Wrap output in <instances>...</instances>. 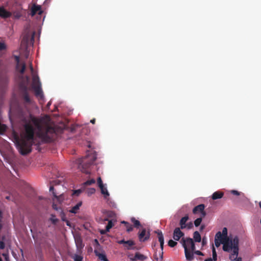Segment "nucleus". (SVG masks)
<instances>
[{"label":"nucleus","instance_id":"f257e3e1","mask_svg":"<svg viewBox=\"0 0 261 261\" xmlns=\"http://www.w3.org/2000/svg\"><path fill=\"white\" fill-rule=\"evenodd\" d=\"M34 126L37 129V137L42 142H51L56 136V129L54 126L50 125L43 119H38L30 115L29 119L25 121L24 136L21 139L18 137L15 138L16 146L20 153L23 155L32 151L33 145H39L40 144L34 137Z\"/></svg>","mask_w":261,"mask_h":261},{"label":"nucleus","instance_id":"f03ea898","mask_svg":"<svg viewBox=\"0 0 261 261\" xmlns=\"http://www.w3.org/2000/svg\"><path fill=\"white\" fill-rule=\"evenodd\" d=\"M223 250L227 252H232L229 255L230 260H234L236 257L233 255L238 256L239 251V240L238 237H235L232 239H230L227 236V229L224 227L221 232Z\"/></svg>","mask_w":261,"mask_h":261},{"label":"nucleus","instance_id":"7ed1b4c3","mask_svg":"<svg viewBox=\"0 0 261 261\" xmlns=\"http://www.w3.org/2000/svg\"><path fill=\"white\" fill-rule=\"evenodd\" d=\"M96 159V156L95 154L93 153L88 154L85 156L77 161L78 168L82 172L86 174H89L90 173L89 168L94 163Z\"/></svg>","mask_w":261,"mask_h":261},{"label":"nucleus","instance_id":"20e7f679","mask_svg":"<svg viewBox=\"0 0 261 261\" xmlns=\"http://www.w3.org/2000/svg\"><path fill=\"white\" fill-rule=\"evenodd\" d=\"M32 88L35 92V94L36 97L40 99L43 98L41 84L38 75H34L33 77Z\"/></svg>","mask_w":261,"mask_h":261},{"label":"nucleus","instance_id":"39448f33","mask_svg":"<svg viewBox=\"0 0 261 261\" xmlns=\"http://www.w3.org/2000/svg\"><path fill=\"white\" fill-rule=\"evenodd\" d=\"M180 243L182 244L184 249L185 247L192 251H194L195 250V245L192 239L190 238H187L186 239L182 238L180 241Z\"/></svg>","mask_w":261,"mask_h":261},{"label":"nucleus","instance_id":"423d86ee","mask_svg":"<svg viewBox=\"0 0 261 261\" xmlns=\"http://www.w3.org/2000/svg\"><path fill=\"white\" fill-rule=\"evenodd\" d=\"M205 205L203 204H199L193 209V213L194 214H197L198 213L201 214V217H204L206 216V213L204 211Z\"/></svg>","mask_w":261,"mask_h":261},{"label":"nucleus","instance_id":"0eeeda50","mask_svg":"<svg viewBox=\"0 0 261 261\" xmlns=\"http://www.w3.org/2000/svg\"><path fill=\"white\" fill-rule=\"evenodd\" d=\"M138 238L140 242L147 241L150 238V232H147L145 228H143L140 232H138Z\"/></svg>","mask_w":261,"mask_h":261},{"label":"nucleus","instance_id":"6e6552de","mask_svg":"<svg viewBox=\"0 0 261 261\" xmlns=\"http://www.w3.org/2000/svg\"><path fill=\"white\" fill-rule=\"evenodd\" d=\"M97 185L100 189L102 194H103L105 198L109 196V193L107 190V187L103 185L102 179L100 177L97 178Z\"/></svg>","mask_w":261,"mask_h":261},{"label":"nucleus","instance_id":"1a4fd4ad","mask_svg":"<svg viewBox=\"0 0 261 261\" xmlns=\"http://www.w3.org/2000/svg\"><path fill=\"white\" fill-rule=\"evenodd\" d=\"M9 81L8 75L6 73L0 72V89H3L7 85Z\"/></svg>","mask_w":261,"mask_h":261},{"label":"nucleus","instance_id":"9d476101","mask_svg":"<svg viewBox=\"0 0 261 261\" xmlns=\"http://www.w3.org/2000/svg\"><path fill=\"white\" fill-rule=\"evenodd\" d=\"M128 256L131 261H143L147 258L146 256L141 254L139 252H136L134 256L133 255H129Z\"/></svg>","mask_w":261,"mask_h":261},{"label":"nucleus","instance_id":"9b49d317","mask_svg":"<svg viewBox=\"0 0 261 261\" xmlns=\"http://www.w3.org/2000/svg\"><path fill=\"white\" fill-rule=\"evenodd\" d=\"M155 232L158 234V238L159 241L160 243V247L162 249V251L161 253H160V256L161 259H163V247H164V236L163 234L161 231H155Z\"/></svg>","mask_w":261,"mask_h":261},{"label":"nucleus","instance_id":"f8f14e48","mask_svg":"<svg viewBox=\"0 0 261 261\" xmlns=\"http://www.w3.org/2000/svg\"><path fill=\"white\" fill-rule=\"evenodd\" d=\"M180 229L179 227H176L174 230L173 238L175 241H179L184 236V233L180 230Z\"/></svg>","mask_w":261,"mask_h":261},{"label":"nucleus","instance_id":"ddd939ff","mask_svg":"<svg viewBox=\"0 0 261 261\" xmlns=\"http://www.w3.org/2000/svg\"><path fill=\"white\" fill-rule=\"evenodd\" d=\"M42 13V11L41 10V8L40 6L36 5H33L32 8H31V15L33 16L36 14L38 13L39 15H41Z\"/></svg>","mask_w":261,"mask_h":261},{"label":"nucleus","instance_id":"4468645a","mask_svg":"<svg viewBox=\"0 0 261 261\" xmlns=\"http://www.w3.org/2000/svg\"><path fill=\"white\" fill-rule=\"evenodd\" d=\"M12 13L6 10L3 7H0V17L3 18H8L11 17Z\"/></svg>","mask_w":261,"mask_h":261},{"label":"nucleus","instance_id":"2eb2a0df","mask_svg":"<svg viewBox=\"0 0 261 261\" xmlns=\"http://www.w3.org/2000/svg\"><path fill=\"white\" fill-rule=\"evenodd\" d=\"M221 238V232L218 231L217 232L215 238V244L217 247H219L220 244H222V241H224Z\"/></svg>","mask_w":261,"mask_h":261},{"label":"nucleus","instance_id":"dca6fc26","mask_svg":"<svg viewBox=\"0 0 261 261\" xmlns=\"http://www.w3.org/2000/svg\"><path fill=\"white\" fill-rule=\"evenodd\" d=\"M191 250H189L185 247V253L186 259L189 261H191L194 259V254Z\"/></svg>","mask_w":261,"mask_h":261},{"label":"nucleus","instance_id":"f3484780","mask_svg":"<svg viewBox=\"0 0 261 261\" xmlns=\"http://www.w3.org/2000/svg\"><path fill=\"white\" fill-rule=\"evenodd\" d=\"M189 219V217L188 215H186L182 217L180 221H179V225H180V228L181 229H185L187 227V224L186 222Z\"/></svg>","mask_w":261,"mask_h":261},{"label":"nucleus","instance_id":"a211bd4d","mask_svg":"<svg viewBox=\"0 0 261 261\" xmlns=\"http://www.w3.org/2000/svg\"><path fill=\"white\" fill-rule=\"evenodd\" d=\"M223 195H224L223 192L218 191L215 192L213 194V195L212 196V198L213 200H216L218 199L221 198L223 196Z\"/></svg>","mask_w":261,"mask_h":261},{"label":"nucleus","instance_id":"6ab92c4d","mask_svg":"<svg viewBox=\"0 0 261 261\" xmlns=\"http://www.w3.org/2000/svg\"><path fill=\"white\" fill-rule=\"evenodd\" d=\"M135 243L133 240L126 241V244L124 245V247L127 250L135 249V247H134Z\"/></svg>","mask_w":261,"mask_h":261},{"label":"nucleus","instance_id":"aec40b11","mask_svg":"<svg viewBox=\"0 0 261 261\" xmlns=\"http://www.w3.org/2000/svg\"><path fill=\"white\" fill-rule=\"evenodd\" d=\"M82 202H78L75 205L73 206L71 209L69 211V212L73 214L77 213L78 210H79L80 206L82 205Z\"/></svg>","mask_w":261,"mask_h":261},{"label":"nucleus","instance_id":"412c9836","mask_svg":"<svg viewBox=\"0 0 261 261\" xmlns=\"http://www.w3.org/2000/svg\"><path fill=\"white\" fill-rule=\"evenodd\" d=\"M94 252L96 255L98 257V258L101 260L109 261V260L107 258L106 255L105 254L98 253L96 250H95Z\"/></svg>","mask_w":261,"mask_h":261},{"label":"nucleus","instance_id":"4be33fe9","mask_svg":"<svg viewBox=\"0 0 261 261\" xmlns=\"http://www.w3.org/2000/svg\"><path fill=\"white\" fill-rule=\"evenodd\" d=\"M193 238L196 242H200L201 240V238L198 231H196L193 233Z\"/></svg>","mask_w":261,"mask_h":261},{"label":"nucleus","instance_id":"5701e85b","mask_svg":"<svg viewBox=\"0 0 261 261\" xmlns=\"http://www.w3.org/2000/svg\"><path fill=\"white\" fill-rule=\"evenodd\" d=\"M26 68L25 64L24 62L19 63V70H17L21 74H23Z\"/></svg>","mask_w":261,"mask_h":261},{"label":"nucleus","instance_id":"b1692460","mask_svg":"<svg viewBox=\"0 0 261 261\" xmlns=\"http://www.w3.org/2000/svg\"><path fill=\"white\" fill-rule=\"evenodd\" d=\"M122 223L124 224L127 232H130L133 230V226L128 222L123 221Z\"/></svg>","mask_w":261,"mask_h":261},{"label":"nucleus","instance_id":"393cba45","mask_svg":"<svg viewBox=\"0 0 261 261\" xmlns=\"http://www.w3.org/2000/svg\"><path fill=\"white\" fill-rule=\"evenodd\" d=\"M130 220L133 223L135 227L139 228L141 226V223L140 221L136 220L135 218L132 217Z\"/></svg>","mask_w":261,"mask_h":261},{"label":"nucleus","instance_id":"a878e982","mask_svg":"<svg viewBox=\"0 0 261 261\" xmlns=\"http://www.w3.org/2000/svg\"><path fill=\"white\" fill-rule=\"evenodd\" d=\"M106 221H108V224L106 227V231H109L110 229L113 226V223L112 220H108V219H105Z\"/></svg>","mask_w":261,"mask_h":261},{"label":"nucleus","instance_id":"bb28decb","mask_svg":"<svg viewBox=\"0 0 261 261\" xmlns=\"http://www.w3.org/2000/svg\"><path fill=\"white\" fill-rule=\"evenodd\" d=\"M49 220L51 222V223L55 225L59 221V219L56 218V216L54 214L51 215V217L49 218Z\"/></svg>","mask_w":261,"mask_h":261},{"label":"nucleus","instance_id":"cd10ccee","mask_svg":"<svg viewBox=\"0 0 261 261\" xmlns=\"http://www.w3.org/2000/svg\"><path fill=\"white\" fill-rule=\"evenodd\" d=\"M203 218V217H200V218H198L196 219L194 221V225H195V226L196 227H198V226H199L200 225V223L202 222Z\"/></svg>","mask_w":261,"mask_h":261},{"label":"nucleus","instance_id":"c85d7f7f","mask_svg":"<svg viewBox=\"0 0 261 261\" xmlns=\"http://www.w3.org/2000/svg\"><path fill=\"white\" fill-rule=\"evenodd\" d=\"M23 99L25 100V101L27 102H30L31 101L30 96L27 91H25V92L24 93Z\"/></svg>","mask_w":261,"mask_h":261},{"label":"nucleus","instance_id":"c756f323","mask_svg":"<svg viewBox=\"0 0 261 261\" xmlns=\"http://www.w3.org/2000/svg\"><path fill=\"white\" fill-rule=\"evenodd\" d=\"M14 59H15V62H16V70H18L19 66V63H20V58H19V56H14Z\"/></svg>","mask_w":261,"mask_h":261},{"label":"nucleus","instance_id":"7c9ffc66","mask_svg":"<svg viewBox=\"0 0 261 261\" xmlns=\"http://www.w3.org/2000/svg\"><path fill=\"white\" fill-rule=\"evenodd\" d=\"M95 182V180L94 179H91L90 180H87L86 181H85L84 183V186H89V185H91L93 184H94Z\"/></svg>","mask_w":261,"mask_h":261},{"label":"nucleus","instance_id":"2f4dec72","mask_svg":"<svg viewBox=\"0 0 261 261\" xmlns=\"http://www.w3.org/2000/svg\"><path fill=\"white\" fill-rule=\"evenodd\" d=\"M212 255H213V258H212V259L214 261H216L217 259V255L215 248H214V246L213 247Z\"/></svg>","mask_w":261,"mask_h":261},{"label":"nucleus","instance_id":"473e14b6","mask_svg":"<svg viewBox=\"0 0 261 261\" xmlns=\"http://www.w3.org/2000/svg\"><path fill=\"white\" fill-rule=\"evenodd\" d=\"M168 244L170 247H174L177 244V243L172 240H170L168 241Z\"/></svg>","mask_w":261,"mask_h":261},{"label":"nucleus","instance_id":"72a5a7b5","mask_svg":"<svg viewBox=\"0 0 261 261\" xmlns=\"http://www.w3.org/2000/svg\"><path fill=\"white\" fill-rule=\"evenodd\" d=\"M95 192V189L94 188H89L87 191V193L88 196H90L92 194H94Z\"/></svg>","mask_w":261,"mask_h":261},{"label":"nucleus","instance_id":"f704fd0d","mask_svg":"<svg viewBox=\"0 0 261 261\" xmlns=\"http://www.w3.org/2000/svg\"><path fill=\"white\" fill-rule=\"evenodd\" d=\"M13 17L16 19H19L21 16V14L19 12H15L13 14Z\"/></svg>","mask_w":261,"mask_h":261},{"label":"nucleus","instance_id":"c9c22d12","mask_svg":"<svg viewBox=\"0 0 261 261\" xmlns=\"http://www.w3.org/2000/svg\"><path fill=\"white\" fill-rule=\"evenodd\" d=\"M82 191H83V190L82 189L74 190L73 191V194L76 195V196H79L82 192Z\"/></svg>","mask_w":261,"mask_h":261},{"label":"nucleus","instance_id":"e433bc0d","mask_svg":"<svg viewBox=\"0 0 261 261\" xmlns=\"http://www.w3.org/2000/svg\"><path fill=\"white\" fill-rule=\"evenodd\" d=\"M75 261H82L83 257L79 255H75L74 258Z\"/></svg>","mask_w":261,"mask_h":261},{"label":"nucleus","instance_id":"4c0bfd02","mask_svg":"<svg viewBox=\"0 0 261 261\" xmlns=\"http://www.w3.org/2000/svg\"><path fill=\"white\" fill-rule=\"evenodd\" d=\"M61 219L63 221H66V218L65 214L62 212L61 214Z\"/></svg>","mask_w":261,"mask_h":261},{"label":"nucleus","instance_id":"58836bf2","mask_svg":"<svg viewBox=\"0 0 261 261\" xmlns=\"http://www.w3.org/2000/svg\"><path fill=\"white\" fill-rule=\"evenodd\" d=\"M29 67H30V70L33 74V76L34 75L33 74H34V68H33V65H32V62H31L30 63V66H29Z\"/></svg>","mask_w":261,"mask_h":261},{"label":"nucleus","instance_id":"ea45409f","mask_svg":"<svg viewBox=\"0 0 261 261\" xmlns=\"http://www.w3.org/2000/svg\"><path fill=\"white\" fill-rule=\"evenodd\" d=\"M118 243L119 244H123V246L126 245V241H125L124 240H121L119 241H118Z\"/></svg>","mask_w":261,"mask_h":261},{"label":"nucleus","instance_id":"a19ab883","mask_svg":"<svg viewBox=\"0 0 261 261\" xmlns=\"http://www.w3.org/2000/svg\"><path fill=\"white\" fill-rule=\"evenodd\" d=\"M6 48V46L4 43L0 42V50H2Z\"/></svg>","mask_w":261,"mask_h":261},{"label":"nucleus","instance_id":"79ce46f5","mask_svg":"<svg viewBox=\"0 0 261 261\" xmlns=\"http://www.w3.org/2000/svg\"><path fill=\"white\" fill-rule=\"evenodd\" d=\"M194 252V253L198 255H203V254L202 252L199 250L195 251V250L193 251Z\"/></svg>","mask_w":261,"mask_h":261},{"label":"nucleus","instance_id":"37998d69","mask_svg":"<svg viewBox=\"0 0 261 261\" xmlns=\"http://www.w3.org/2000/svg\"><path fill=\"white\" fill-rule=\"evenodd\" d=\"M5 247V244L3 241L0 242V249H3Z\"/></svg>","mask_w":261,"mask_h":261},{"label":"nucleus","instance_id":"c03bdc74","mask_svg":"<svg viewBox=\"0 0 261 261\" xmlns=\"http://www.w3.org/2000/svg\"><path fill=\"white\" fill-rule=\"evenodd\" d=\"M231 193L235 195H239L240 194L239 192L236 191V190H232L231 191Z\"/></svg>","mask_w":261,"mask_h":261},{"label":"nucleus","instance_id":"a18cd8bd","mask_svg":"<svg viewBox=\"0 0 261 261\" xmlns=\"http://www.w3.org/2000/svg\"><path fill=\"white\" fill-rule=\"evenodd\" d=\"M193 227V223L192 222H190L187 224V227L188 229H190Z\"/></svg>","mask_w":261,"mask_h":261},{"label":"nucleus","instance_id":"49530a36","mask_svg":"<svg viewBox=\"0 0 261 261\" xmlns=\"http://www.w3.org/2000/svg\"><path fill=\"white\" fill-rule=\"evenodd\" d=\"M233 256H234V257H236V258H235L233 260H234L235 259H236V261H242V258H241V257H238V258H237V256H237L236 257V255H233Z\"/></svg>","mask_w":261,"mask_h":261},{"label":"nucleus","instance_id":"de8ad7c7","mask_svg":"<svg viewBox=\"0 0 261 261\" xmlns=\"http://www.w3.org/2000/svg\"><path fill=\"white\" fill-rule=\"evenodd\" d=\"M52 206H53V209H54V210H55L56 211L58 210V206H57V204L54 203L53 204Z\"/></svg>","mask_w":261,"mask_h":261},{"label":"nucleus","instance_id":"09e8293b","mask_svg":"<svg viewBox=\"0 0 261 261\" xmlns=\"http://www.w3.org/2000/svg\"><path fill=\"white\" fill-rule=\"evenodd\" d=\"M108 231H106V229H105V230H101L100 231V232L101 234H106Z\"/></svg>","mask_w":261,"mask_h":261},{"label":"nucleus","instance_id":"8fccbe9b","mask_svg":"<svg viewBox=\"0 0 261 261\" xmlns=\"http://www.w3.org/2000/svg\"><path fill=\"white\" fill-rule=\"evenodd\" d=\"M76 243L77 245H79V244H82V241L81 239L76 240Z\"/></svg>","mask_w":261,"mask_h":261},{"label":"nucleus","instance_id":"3c124183","mask_svg":"<svg viewBox=\"0 0 261 261\" xmlns=\"http://www.w3.org/2000/svg\"><path fill=\"white\" fill-rule=\"evenodd\" d=\"M205 228V226L204 225H202L200 227V230H202Z\"/></svg>","mask_w":261,"mask_h":261},{"label":"nucleus","instance_id":"603ef678","mask_svg":"<svg viewBox=\"0 0 261 261\" xmlns=\"http://www.w3.org/2000/svg\"><path fill=\"white\" fill-rule=\"evenodd\" d=\"M90 122L92 124H95V119L94 118V119L91 120Z\"/></svg>","mask_w":261,"mask_h":261},{"label":"nucleus","instance_id":"864d4df0","mask_svg":"<svg viewBox=\"0 0 261 261\" xmlns=\"http://www.w3.org/2000/svg\"><path fill=\"white\" fill-rule=\"evenodd\" d=\"M50 105H51V101H49V102L47 103V105H46V107H47L48 108H49V107H50Z\"/></svg>","mask_w":261,"mask_h":261},{"label":"nucleus","instance_id":"5fc2aeb1","mask_svg":"<svg viewBox=\"0 0 261 261\" xmlns=\"http://www.w3.org/2000/svg\"><path fill=\"white\" fill-rule=\"evenodd\" d=\"M206 241L205 239L203 238V239H202V244H203V245L205 244L206 243Z\"/></svg>","mask_w":261,"mask_h":261},{"label":"nucleus","instance_id":"6e6d98bb","mask_svg":"<svg viewBox=\"0 0 261 261\" xmlns=\"http://www.w3.org/2000/svg\"><path fill=\"white\" fill-rule=\"evenodd\" d=\"M65 222H66L67 225L70 226V222L68 220H66Z\"/></svg>","mask_w":261,"mask_h":261},{"label":"nucleus","instance_id":"4d7b16f0","mask_svg":"<svg viewBox=\"0 0 261 261\" xmlns=\"http://www.w3.org/2000/svg\"><path fill=\"white\" fill-rule=\"evenodd\" d=\"M54 188V187L53 186H50V188H49V191H53Z\"/></svg>","mask_w":261,"mask_h":261},{"label":"nucleus","instance_id":"13d9d810","mask_svg":"<svg viewBox=\"0 0 261 261\" xmlns=\"http://www.w3.org/2000/svg\"><path fill=\"white\" fill-rule=\"evenodd\" d=\"M204 261H213V259L211 258H208L205 259Z\"/></svg>","mask_w":261,"mask_h":261},{"label":"nucleus","instance_id":"bf43d9fd","mask_svg":"<svg viewBox=\"0 0 261 261\" xmlns=\"http://www.w3.org/2000/svg\"><path fill=\"white\" fill-rule=\"evenodd\" d=\"M95 242L96 244L98 245H99V243H98V241H97V240L95 239Z\"/></svg>","mask_w":261,"mask_h":261},{"label":"nucleus","instance_id":"052dcab7","mask_svg":"<svg viewBox=\"0 0 261 261\" xmlns=\"http://www.w3.org/2000/svg\"><path fill=\"white\" fill-rule=\"evenodd\" d=\"M53 193L55 197H57V196L55 194V193L54 192H53Z\"/></svg>","mask_w":261,"mask_h":261},{"label":"nucleus","instance_id":"680f3d73","mask_svg":"<svg viewBox=\"0 0 261 261\" xmlns=\"http://www.w3.org/2000/svg\"><path fill=\"white\" fill-rule=\"evenodd\" d=\"M259 207L261 208V201L259 202Z\"/></svg>","mask_w":261,"mask_h":261}]
</instances>
